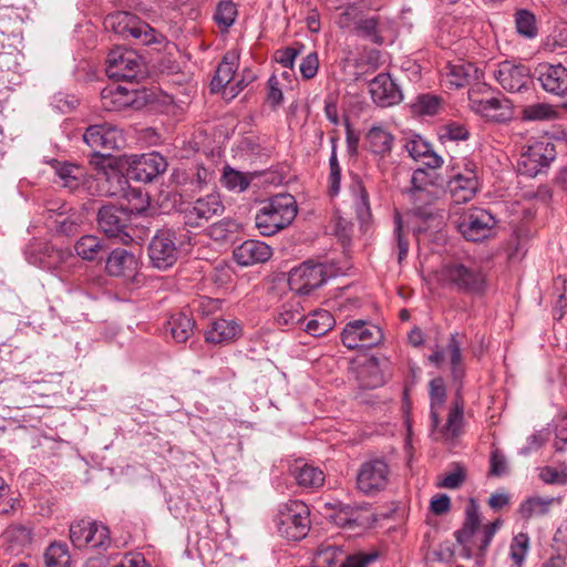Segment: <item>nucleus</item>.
Returning a JSON list of instances; mask_svg holds the SVG:
<instances>
[{
  "label": "nucleus",
  "mask_w": 567,
  "mask_h": 567,
  "mask_svg": "<svg viewBox=\"0 0 567 567\" xmlns=\"http://www.w3.org/2000/svg\"><path fill=\"white\" fill-rule=\"evenodd\" d=\"M430 508L435 515L446 514L451 508V499L447 495L440 494L431 501Z\"/></svg>",
  "instance_id": "obj_63"
},
{
  "label": "nucleus",
  "mask_w": 567,
  "mask_h": 567,
  "mask_svg": "<svg viewBox=\"0 0 567 567\" xmlns=\"http://www.w3.org/2000/svg\"><path fill=\"white\" fill-rule=\"evenodd\" d=\"M319 69V59L316 52L307 54L299 66L300 73L305 80H310L316 76Z\"/></svg>",
  "instance_id": "obj_57"
},
{
  "label": "nucleus",
  "mask_w": 567,
  "mask_h": 567,
  "mask_svg": "<svg viewBox=\"0 0 567 567\" xmlns=\"http://www.w3.org/2000/svg\"><path fill=\"white\" fill-rule=\"evenodd\" d=\"M381 339V329L364 320H354L347 323L341 333L343 346L350 350L375 346Z\"/></svg>",
  "instance_id": "obj_16"
},
{
  "label": "nucleus",
  "mask_w": 567,
  "mask_h": 567,
  "mask_svg": "<svg viewBox=\"0 0 567 567\" xmlns=\"http://www.w3.org/2000/svg\"><path fill=\"white\" fill-rule=\"evenodd\" d=\"M105 269L111 276L132 278L137 269V259L131 251L116 248L110 252Z\"/></svg>",
  "instance_id": "obj_27"
},
{
  "label": "nucleus",
  "mask_w": 567,
  "mask_h": 567,
  "mask_svg": "<svg viewBox=\"0 0 567 567\" xmlns=\"http://www.w3.org/2000/svg\"><path fill=\"white\" fill-rule=\"evenodd\" d=\"M338 274L333 265L307 260L289 272L288 284L292 291L307 296Z\"/></svg>",
  "instance_id": "obj_7"
},
{
  "label": "nucleus",
  "mask_w": 567,
  "mask_h": 567,
  "mask_svg": "<svg viewBox=\"0 0 567 567\" xmlns=\"http://www.w3.org/2000/svg\"><path fill=\"white\" fill-rule=\"evenodd\" d=\"M372 101L380 107H390L399 104L403 94L389 73H380L369 83Z\"/></svg>",
  "instance_id": "obj_20"
},
{
  "label": "nucleus",
  "mask_w": 567,
  "mask_h": 567,
  "mask_svg": "<svg viewBox=\"0 0 567 567\" xmlns=\"http://www.w3.org/2000/svg\"><path fill=\"white\" fill-rule=\"evenodd\" d=\"M310 512L308 506L300 501H289L280 505L275 524L281 537L289 540L305 538L310 528Z\"/></svg>",
  "instance_id": "obj_9"
},
{
  "label": "nucleus",
  "mask_w": 567,
  "mask_h": 567,
  "mask_svg": "<svg viewBox=\"0 0 567 567\" xmlns=\"http://www.w3.org/2000/svg\"><path fill=\"white\" fill-rule=\"evenodd\" d=\"M220 183L228 190L241 193L248 188L250 179L244 173L226 167L220 178Z\"/></svg>",
  "instance_id": "obj_40"
},
{
  "label": "nucleus",
  "mask_w": 567,
  "mask_h": 567,
  "mask_svg": "<svg viewBox=\"0 0 567 567\" xmlns=\"http://www.w3.org/2000/svg\"><path fill=\"white\" fill-rule=\"evenodd\" d=\"M104 25L116 34L124 38L132 37L141 40L144 44H150L155 40L154 29L130 12L118 11L109 14L105 18Z\"/></svg>",
  "instance_id": "obj_12"
},
{
  "label": "nucleus",
  "mask_w": 567,
  "mask_h": 567,
  "mask_svg": "<svg viewBox=\"0 0 567 567\" xmlns=\"http://www.w3.org/2000/svg\"><path fill=\"white\" fill-rule=\"evenodd\" d=\"M93 536L99 537L100 544H111L110 530L102 523L80 519L70 525V540L78 548L87 547Z\"/></svg>",
  "instance_id": "obj_19"
},
{
  "label": "nucleus",
  "mask_w": 567,
  "mask_h": 567,
  "mask_svg": "<svg viewBox=\"0 0 567 567\" xmlns=\"http://www.w3.org/2000/svg\"><path fill=\"white\" fill-rule=\"evenodd\" d=\"M56 257V250H27V259L30 264L39 265L42 268H51L55 265L51 258Z\"/></svg>",
  "instance_id": "obj_53"
},
{
  "label": "nucleus",
  "mask_w": 567,
  "mask_h": 567,
  "mask_svg": "<svg viewBox=\"0 0 567 567\" xmlns=\"http://www.w3.org/2000/svg\"><path fill=\"white\" fill-rule=\"evenodd\" d=\"M528 546L529 537L527 534L519 533L513 538L511 544L509 556L515 563V565H517V567H520L522 564L524 563V559L528 551Z\"/></svg>",
  "instance_id": "obj_47"
},
{
  "label": "nucleus",
  "mask_w": 567,
  "mask_h": 567,
  "mask_svg": "<svg viewBox=\"0 0 567 567\" xmlns=\"http://www.w3.org/2000/svg\"><path fill=\"white\" fill-rule=\"evenodd\" d=\"M495 226V217L483 208L470 209L457 224L460 233L470 241H481L488 238Z\"/></svg>",
  "instance_id": "obj_14"
},
{
  "label": "nucleus",
  "mask_w": 567,
  "mask_h": 567,
  "mask_svg": "<svg viewBox=\"0 0 567 567\" xmlns=\"http://www.w3.org/2000/svg\"><path fill=\"white\" fill-rule=\"evenodd\" d=\"M268 92H267V101L274 107H277L282 101V91L279 87V81L275 75H271L268 80Z\"/></svg>",
  "instance_id": "obj_60"
},
{
  "label": "nucleus",
  "mask_w": 567,
  "mask_h": 567,
  "mask_svg": "<svg viewBox=\"0 0 567 567\" xmlns=\"http://www.w3.org/2000/svg\"><path fill=\"white\" fill-rule=\"evenodd\" d=\"M458 182H450L449 188L453 200L457 204L470 202L474 198L477 193V188H474V184H467V187L460 186Z\"/></svg>",
  "instance_id": "obj_52"
},
{
  "label": "nucleus",
  "mask_w": 567,
  "mask_h": 567,
  "mask_svg": "<svg viewBox=\"0 0 567 567\" xmlns=\"http://www.w3.org/2000/svg\"><path fill=\"white\" fill-rule=\"evenodd\" d=\"M446 398L445 384L442 378H434L430 381V417L431 435L435 440H453L461 433L463 425V403L455 401L450 409L446 423L440 426V409Z\"/></svg>",
  "instance_id": "obj_5"
},
{
  "label": "nucleus",
  "mask_w": 567,
  "mask_h": 567,
  "mask_svg": "<svg viewBox=\"0 0 567 567\" xmlns=\"http://www.w3.org/2000/svg\"><path fill=\"white\" fill-rule=\"evenodd\" d=\"M224 212L219 195L209 194L188 204L182 209L184 223L190 227H200L214 216Z\"/></svg>",
  "instance_id": "obj_17"
},
{
  "label": "nucleus",
  "mask_w": 567,
  "mask_h": 567,
  "mask_svg": "<svg viewBox=\"0 0 567 567\" xmlns=\"http://www.w3.org/2000/svg\"><path fill=\"white\" fill-rule=\"evenodd\" d=\"M390 468L385 461L373 458L364 462L357 474V487L365 495L383 491L389 483Z\"/></svg>",
  "instance_id": "obj_15"
},
{
  "label": "nucleus",
  "mask_w": 567,
  "mask_h": 567,
  "mask_svg": "<svg viewBox=\"0 0 567 567\" xmlns=\"http://www.w3.org/2000/svg\"><path fill=\"white\" fill-rule=\"evenodd\" d=\"M489 473L494 476H502L507 473V462L505 456L497 450L492 452L491 455V470Z\"/></svg>",
  "instance_id": "obj_61"
},
{
  "label": "nucleus",
  "mask_w": 567,
  "mask_h": 567,
  "mask_svg": "<svg viewBox=\"0 0 567 567\" xmlns=\"http://www.w3.org/2000/svg\"><path fill=\"white\" fill-rule=\"evenodd\" d=\"M468 100L470 107L488 121L505 122L512 117V106L507 99H477L474 94H470Z\"/></svg>",
  "instance_id": "obj_21"
},
{
  "label": "nucleus",
  "mask_w": 567,
  "mask_h": 567,
  "mask_svg": "<svg viewBox=\"0 0 567 567\" xmlns=\"http://www.w3.org/2000/svg\"><path fill=\"white\" fill-rule=\"evenodd\" d=\"M328 189L331 196H337L341 189V167L337 157V145L332 138V151L329 158Z\"/></svg>",
  "instance_id": "obj_41"
},
{
  "label": "nucleus",
  "mask_w": 567,
  "mask_h": 567,
  "mask_svg": "<svg viewBox=\"0 0 567 567\" xmlns=\"http://www.w3.org/2000/svg\"><path fill=\"white\" fill-rule=\"evenodd\" d=\"M47 567H69L71 557L65 544H51L44 553Z\"/></svg>",
  "instance_id": "obj_39"
},
{
  "label": "nucleus",
  "mask_w": 567,
  "mask_h": 567,
  "mask_svg": "<svg viewBox=\"0 0 567 567\" xmlns=\"http://www.w3.org/2000/svg\"><path fill=\"white\" fill-rule=\"evenodd\" d=\"M99 181L100 182L104 181L106 183L114 181L117 184L116 186H110L107 188H102L101 192L105 196H117L121 192L124 190V187L127 184L126 178L116 171H112L111 173H106V172L99 173Z\"/></svg>",
  "instance_id": "obj_51"
},
{
  "label": "nucleus",
  "mask_w": 567,
  "mask_h": 567,
  "mask_svg": "<svg viewBox=\"0 0 567 567\" xmlns=\"http://www.w3.org/2000/svg\"><path fill=\"white\" fill-rule=\"evenodd\" d=\"M106 73L115 81L133 82L145 76L146 66L134 50L116 47L107 54Z\"/></svg>",
  "instance_id": "obj_10"
},
{
  "label": "nucleus",
  "mask_w": 567,
  "mask_h": 567,
  "mask_svg": "<svg viewBox=\"0 0 567 567\" xmlns=\"http://www.w3.org/2000/svg\"><path fill=\"white\" fill-rule=\"evenodd\" d=\"M195 322L192 317L185 312L172 315L167 321L166 330L177 343L186 342L194 331Z\"/></svg>",
  "instance_id": "obj_30"
},
{
  "label": "nucleus",
  "mask_w": 567,
  "mask_h": 567,
  "mask_svg": "<svg viewBox=\"0 0 567 567\" xmlns=\"http://www.w3.org/2000/svg\"><path fill=\"white\" fill-rule=\"evenodd\" d=\"M6 540L8 543L7 550L18 555L31 542V530L23 525H13L7 528Z\"/></svg>",
  "instance_id": "obj_37"
},
{
  "label": "nucleus",
  "mask_w": 567,
  "mask_h": 567,
  "mask_svg": "<svg viewBox=\"0 0 567 567\" xmlns=\"http://www.w3.org/2000/svg\"><path fill=\"white\" fill-rule=\"evenodd\" d=\"M499 525L501 522L497 519L481 526L480 507L474 499H471L465 507L463 525L454 533L456 542L463 547V556L471 558L474 550L483 555Z\"/></svg>",
  "instance_id": "obj_2"
},
{
  "label": "nucleus",
  "mask_w": 567,
  "mask_h": 567,
  "mask_svg": "<svg viewBox=\"0 0 567 567\" xmlns=\"http://www.w3.org/2000/svg\"><path fill=\"white\" fill-rule=\"evenodd\" d=\"M461 346L462 343L458 340V334L453 333L449 338L446 348L441 349L437 347L427 359L435 367L440 368L444 362L445 357H447L451 364L452 377L455 380L461 379L463 377Z\"/></svg>",
  "instance_id": "obj_23"
},
{
  "label": "nucleus",
  "mask_w": 567,
  "mask_h": 567,
  "mask_svg": "<svg viewBox=\"0 0 567 567\" xmlns=\"http://www.w3.org/2000/svg\"><path fill=\"white\" fill-rule=\"evenodd\" d=\"M293 475L297 484L303 488L317 489L324 483L323 472L312 465L303 464L302 466H296Z\"/></svg>",
  "instance_id": "obj_36"
},
{
  "label": "nucleus",
  "mask_w": 567,
  "mask_h": 567,
  "mask_svg": "<svg viewBox=\"0 0 567 567\" xmlns=\"http://www.w3.org/2000/svg\"><path fill=\"white\" fill-rule=\"evenodd\" d=\"M298 213L297 202L290 194H278L261 202L255 225L262 236H272L287 228Z\"/></svg>",
  "instance_id": "obj_3"
},
{
  "label": "nucleus",
  "mask_w": 567,
  "mask_h": 567,
  "mask_svg": "<svg viewBox=\"0 0 567 567\" xmlns=\"http://www.w3.org/2000/svg\"><path fill=\"white\" fill-rule=\"evenodd\" d=\"M472 69H473V66L471 64H468V65H463V64L451 65L449 68V71L446 72L447 81L450 82L451 85H453L455 87L465 86L471 76Z\"/></svg>",
  "instance_id": "obj_50"
},
{
  "label": "nucleus",
  "mask_w": 567,
  "mask_h": 567,
  "mask_svg": "<svg viewBox=\"0 0 567 567\" xmlns=\"http://www.w3.org/2000/svg\"><path fill=\"white\" fill-rule=\"evenodd\" d=\"M436 280L446 288L461 292L480 293L485 289L486 276L473 261L450 260L435 271Z\"/></svg>",
  "instance_id": "obj_4"
},
{
  "label": "nucleus",
  "mask_w": 567,
  "mask_h": 567,
  "mask_svg": "<svg viewBox=\"0 0 567 567\" xmlns=\"http://www.w3.org/2000/svg\"><path fill=\"white\" fill-rule=\"evenodd\" d=\"M236 60L237 56L234 53H226L224 55L210 82L212 91H219L231 83L236 69Z\"/></svg>",
  "instance_id": "obj_34"
},
{
  "label": "nucleus",
  "mask_w": 567,
  "mask_h": 567,
  "mask_svg": "<svg viewBox=\"0 0 567 567\" xmlns=\"http://www.w3.org/2000/svg\"><path fill=\"white\" fill-rule=\"evenodd\" d=\"M556 158L555 144L548 138L533 141L522 153L519 169L529 176H536Z\"/></svg>",
  "instance_id": "obj_13"
},
{
  "label": "nucleus",
  "mask_w": 567,
  "mask_h": 567,
  "mask_svg": "<svg viewBox=\"0 0 567 567\" xmlns=\"http://www.w3.org/2000/svg\"><path fill=\"white\" fill-rule=\"evenodd\" d=\"M441 100L431 94H423L416 97L412 107L413 111L421 115H434L439 112Z\"/></svg>",
  "instance_id": "obj_46"
},
{
  "label": "nucleus",
  "mask_w": 567,
  "mask_h": 567,
  "mask_svg": "<svg viewBox=\"0 0 567 567\" xmlns=\"http://www.w3.org/2000/svg\"><path fill=\"white\" fill-rule=\"evenodd\" d=\"M352 194L358 218L362 221L368 220L371 215L368 192L360 182H357L352 185Z\"/></svg>",
  "instance_id": "obj_43"
},
{
  "label": "nucleus",
  "mask_w": 567,
  "mask_h": 567,
  "mask_svg": "<svg viewBox=\"0 0 567 567\" xmlns=\"http://www.w3.org/2000/svg\"><path fill=\"white\" fill-rule=\"evenodd\" d=\"M137 92L122 85H110L101 92L102 107L109 112H120L132 106L136 101Z\"/></svg>",
  "instance_id": "obj_25"
},
{
  "label": "nucleus",
  "mask_w": 567,
  "mask_h": 567,
  "mask_svg": "<svg viewBox=\"0 0 567 567\" xmlns=\"http://www.w3.org/2000/svg\"><path fill=\"white\" fill-rule=\"evenodd\" d=\"M51 165L54 168L55 174L61 179L63 187H66L70 190H75L82 185L84 179V171L81 166L60 163L56 159H53Z\"/></svg>",
  "instance_id": "obj_31"
},
{
  "label": "nucleus",
  "mask_w": 567,
  "mask_h": 567,
  "mask_svg": "<svg viewBox=\"0 0 567 567\" xmlns=\"http://www.w3.org/2000/svg\"><path fill=\"white\" fill-rule=\"evenodd\" d=\"M271 248L259 240H246L234 249V259L241 266H251L269 260Z\"/></svg>",
  "instance_id": "obj_26"
},
{
  "label": "nucleus",
  "mask_w": 567,
  "mask_h": 567,
  "mask_svg": "<svg viewBox=\"0 0 567 567\" xmlns=\"http://www.w3.org/2000/svg\"><path fill=\"white\" fill-rule=\"evenodd\" d=\"M538 81L542 87L551 94H567V69L561 64H544L538 69Z\"/></svg>",
  "instance_id": "obj_24"
},
{
  "label": "nucleus",
  "mask_w": 567,
  "mask_h": 567,
  "mask_svg": "<svg viewBox=\"0 0 567 567\" xmlns=\"http://www.w3.org/2000/svg\"><path fill=\"white\" fill-rule=\"evenodd\" d=\"M355 32L359 37L373 43H383V28L380 20L375 17L359 20L355 23Z\"/></svg>",
  "instance_id": "obj_38"
},
{
  "label": "nucleus",
  "mask_w": 567,
  "mask_h": 567,
  "mask_svg": "<svg viewBox=\"0 0 567 567\" xmlns=\"http://www.w3.org/2000/svg\"><path fill=\"white\" fill-rule=\"evenodd\" d=\"M477 165L470 159H464L463 172L457 173L450 182H458L463 187H467L470 182L474 184V188L480 187L478 175H477Z\"/></svg>",
  "instance_id": "obj_48"
},
{
  "label": "nucleus",
  "mask_w": 567,
  "mask_h": 567,
  "mask_svg": "<svg viewBox=\"0 0 567 567\" xmlns=\"http://www.w3.org/2000/svg\"><path fill=\"white\" fill-rule=\"evenodd\" d=\"M303 318V308L298 299L284 302L275 316L276 323L281 328H291Z\"/></svg>",
  "instance_id": "obj_32"
},
{
  "label": "nucleus",
  "mask_w": 567,
  "mask_h": 567,
  "mask_svg": "<svg viewBox=\"0 0 567 567\" xmlns=\"http://www.w3.org/2000/svg\"><path fill=\"white\" fill-rule=\"evenodd\" d=\"M83 141L97 158L110 157L112 152L125 145L123 132L109 123L90 125L83 134Z\"/></svg>",
  "instance_id": "obj_11"
},
{
  "label": "nucleus",
  "mask_w": 567,
  "mask_h": 567,
  "mask_svg": "<svg viewBox=\"0 0 567 567\" xmlns=\"http://www.w3.org/2000/svg\"><path fill=\"white\" fill-rule=\"evenodd\" d=\"M237 17V8L231 0H223L217 4L214 20L218 27L228 30Z\"/></svg>",
  "instance_id": "obj_42"
},
{
  "label": "nucleus",
  "mask_w": 567,
  "mask_h": 567,
  "mask_svg": "<svg viewBox=\"0 0 567 567\" xmlns=\"http://www.w3.org/2000/svg\"><path fill=\"white\" fill-rule=\"evenodd\" d=\"M99 229L109 238H116L127 245L134 241L136 227L132 224V212L115 205L102 206L96 216Z\"/></svg>",
  "instance_id": "obj_8"
},
{
  "label": "nucleus",
  "mask_w": 567,
  "mask_h": 567,
  "mask_svg": "<svg viewBox=\"0 0 567 567\" xmlns=\"http://www.w3.org/2000/svg\"><path fill=\"white\" fill-rule=\"evenodd\" d=\"M494 76L499 85L508 92H520L530 83V71L522 64L505 60L497 65Z\"/></svg>",
  "instance_id": "obj_18"
},
{
  "label": "nucleus",
  "mask_w": 567,
  "mask_h": 567,
  "mask_svg": "<svg viewBox=\"0 0 567 567\" xmlns=\"http://www.w3.org/2000/svg\"><path fill=\"white\" fill-rule=\"evenodd\" d=\"M553 501V498L532 497L520 505L519 511L526 518H529L534 515H545L548 512Z\"/></svg>",
  "instance_id": "obj_45"
},
{
  "label": "nucleus",
  "mask_w": 567,
  "mask_h": 567,
  "mask_svg": "<svg viewBox=\"0 0 567 567\" xmlns=\"http://www.w3.org/2000/svg\"><path fill=\"white\" fill-rule=\"evenodd\" d=\"M342 550L336 545H321L317 549V560L327 566H332L341 557Z\"/></svg>",
  "instance_id": "obj_55"
},
{
  "label": "nucleus",
  "mask_w": 567,
  "mask_h": 567,
  "mask_svg": "<svg viewBox=\"0 0 567 567\" xmlns=\"http://www.w3.org/2000/svg\"><path fill=\"white\" fill-rule=\"evenodd\" d=\"M429 148H431L430 144L420 136H415L409 140L405 144V150L408 151L410 156L416 161H419L422 156L426 155Z\"/></svg>",
  "instance_id": "obj_58"
},
{
  "label": "nucleus",
  "mask_w": 567,
  "mask_h": 567,
  "mask_svg": "<svg viewBox=\"0 0 567 567\" xmlns=\"http://www.w3.org/2000/svg\"><path fill=\"white\" fill-rule=\"evenodd\" d=\"M240 327L234 320L217 319L206 331L205 339L209 343H227L240 334Z\"/></svg>",
  "instance_id": "obj_29"
},
{
  "label": "nucleus",
  "mask_w": 567,
  "mask_h": 567,
  "mask_svg": "<svg viewBox=\"0 0 567 567\" xmlns=\"http://www.w3.org/2000/svg\"><path fill=\"white\" fill-rule=\"evenodd\" d=\"M427 184V173L423 168L414 171L411 177V188L409 189L413 207V231L416 236L429 230H439L444 223V209L434 207V196L425 188Z\"/></svg>",
  "instance_id": "obj_1"
},
{
  "label": "nucleus",
  "mask_w": 567,
  "mask_h": 567,
  "mask_svg": "<svg viewBox=\"0 0 567 567\" xmlns=\"http://www.w3.org/2000/svg\"><path fill=\"white\" fill-rule=\"evenodd\" d=\"M394 236H395L398 249H399L398 261L402 262V260L408 256L409 243L406 240H404V238H403L402 223H401V218L399 216H396V218H395Z\"/></svg>",
  "instance_id": "obj_62"
},
{
  "label": "nucleus",
  "mask_w": 567,
  "mask_h": 567,
  "mask_svg": "<svg viewBox=\"0 0 567 567\" xmlns=\"http://www.w3.org/2000/svg\"><path fill=\"white\" fill-rule=\"evenodd\" d=\"M441 137L450 141H465L468 137V131L463 124L452 122L441 128Z\"/></svg>",
  "instance_id": "obj_56"
},
{
  "label": "nucleus",
  "mask_w": 567,
  "mask_h": 567,
  "mask_svg": "<svg viewBox=\"0 0 567 567\" xmlns=\"http://www.w3.org/2000/svg\"><path fill=\"white\" fill-rule=\"evenodd\" d=\"M116 567H151L146 559L140 555L125 556Z\"/></svg>",
  "instance_id": "obj_64"
},
{
  "label": "nucleus",
  "mask_w": 567,
  "mask_h": 567,
  "mask_svg": "<svg viewBox=\"0 0 567 567\" xmlns=\"http://www.w3.org/2000/svg\"><path fill=\"white\" fill-rule=\"evenodd\" d=\"M394 136L381 125H373L365 134L367 148L375 155H389L393 148Z\"/></svg>",
  "instance_id": "obj_28"
},
{
  "label": "nucleus",
  "mask_w": 567,
  "mask_h": 567,
  "mask_svg": "<svg viewBox=\"0 0 567 567\" xmlns=\"http://www.w3.org/2000/svg\"><path fill=\"white\" fill-rule=\"evenodd\" d=\"M165 158L156 152L142 154L136 158L130 169L131 177L143 182H152L156 176L166 171Z\"/></svg>",
  "instance_id": "obj_22"
},
{
  "label": "nucleus",
  "mask_w": 567,
  "mask_h": 567,
  "mask_svg": "<svg viewBox=\"0 0 567 567\" xmlns=\"http://www.w3.org/2000/svg\"><path fill=\"white\" fill-rule=\"evenodd\" d=\"M105 250L104 241L94 235L82 236L74 244L75 254L87 261L96 260Z\"/></svg>",
  "instance_id": "obj_33"
},
{
  "label": "nucleus",
  "mask_w": 567,
  "mask_h": 567,
  "mask_svg": "<svg viewBox=\"0 0 567 567\" xmlns=\"http://www.w3.org/2000/svg\"><path fill=\"white\" fill-rule=\"evenodd\" d=\"M555 115V110L545 103L532 104L523 110V118L527 121H544L549 120Z\"/></svg>",
  "instance_id": "obj_49"
},
{
  "label": "nucleus",
  "mask_w": 567,
  "mask_h": 567,
  "mask_svg": "<svg viewBox=\"0 0 567 567\" xmlns=\"http://www.w3.org/2000/svg\"><path fill=\"white\" fill-rule=\"evenodd\" d=\"M299 53L300 49L288 47L276 52V61L284 68L292 69Z\"/></svg>",
  "instance_id": "obj_59"
},
{
  "label": "nucleus",
  "mask_w": 567,
  "mask_h": 567,
  "mask_svg": "<svg viewBox=\"0 0 567 567\" xmlns=\"http://www.w3.org/2000/svg\"><path fill=\"white\" fill-rule=\"evenodd\" d=\"M378 556L379 555L377 551H359L357 554L348 556L342 561L340 567H368L370 564L377 560Z\"/></svg>",
  "instance_id": "obj_54"
},
{
  "label": "nucleus",
  "mask_w": 567,
  "mask_h": 567,
  "mask_svg": "<svg viewBox=\"0 0 567 567\" xmlns=\"http://www.w3.org/2000/svg\"><path fill=\"white\" fill-rule=\"evenodd\" d=\"M188 231L178 234L173 229L158 230L148 244V257L153 267L166 270L171 268L178 258L179 249L189 244Z\"/></svg>",
  "instance_id": "obj_6"
},
{
  "label": "nucleus",
  "mask_w": 567,
  "mask_h": 567,
  "mask_svg": "<svg viewBox=\"0 0 567 567\" xmlns=\"http://www.w3.org/2000/svg\"><path fill=\"white\" fill-rule=\"evenodd\" d=\"M516 29L517 32L528 39L537 35L536 20L533 13L527 10H519L516 13Z\"/></svg>",
  "instance_id": "obj_44"
},
{
  "label": "nucleus",
  "mask_w": 567,
  "mask_h": 567,
  "mask_svg": "<svg viewBox=\"0 0 567 567\" xmlns=\"http://www.w3.org/2000/svg\"><path fill=\"white\" fill-rule=\"evenodd\" d=\"M336 320L327 310H317L306 319L305 331L312 337H321L333 329Z\"/></svg>",
  "instance_id": "obj_35"
}]
</instances>
